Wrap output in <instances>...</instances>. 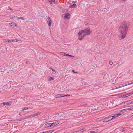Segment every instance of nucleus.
Returning a JSON list of instances; mask_svg holds the SVG:
<instances>
[{
  "label": "nucleus",
  "mask_w": 133,
  "mask_h": 133,
  "mask_svg": "<svg viewBox=\"0 0 133 133\" xmlns=\"http://www.w3.org/2000/svg\"><path fill=\"white\" fill-rule=\"evenodd\" d=\"M122 109L121 110H120L119 111V112H123V111H122Z\"/></svg>",
  "instance_id": "obj_44"
},
{
  "label": "nucleus",
  "mask_w": 133,
  "mask_h": 133,
  "mask_svg": "<svg viewBox=\"0 0 133 133\" xmlns=\"http://www.w3.org/2000/svg\"><path fill=\"white\" fill-rule=\"evenodd\" d=\"M41 114V112H38L36 113H35L30 115V116L31 117H33L35 116H37L38 115H39Z\"/></svg>",
  "instance_id": "obj_7"
},
{
  "label": "nucleus",
  "mask_w": 133,
  "mask_h": 133,
  "mask_svg": "<svg viewBox=\"0 0 133 133\" xmlns=\"http://www.w3.org/2000/svg\"><path fill=\"white\" fill-rule=\"evenodd\" d=\"M131 109H131V108L125 109H122V111H127V110H131Z\"/></svg>",
  "instance_id": "obj_20"
},
{
  "label": "nucleus",
  "mask_w": 133,
  "mask_h": 133,
  "mask_svg": "<svg viewBox=\"0 0 133 133\" xmlns=\"http://www.w3.org/2000/svg\"><path fill=\"white\" fill-rule=\"evenodd\" d=\"M125 130V129L124 128H123L122 129V131H124Z\"/></svg>",
  "instance_id": "obj_43"
},
{
  "label": "nucleus",
  "mask_w": 133,
  "mask_h": 133,
  "mask_svg": "<svg viewBox=\"0 0 133 133\" xmlns=\"http://www.w3.org/2000/svg\"><path fill=\"white\" fill-rule=\"evenodd\" d=\"M72 72H73L74 73H77V72H75L74 71V70H72Z\"/></svg>",
  "instance_id": "obj_41"
},
{
  "label": "nucleus",
  "mask_w": 133,
  "mask_h": 133,
  "mask_svg": "<svg viewBox=\"0 0 133 133\" xmlns=\"http://www.w3.org/2000/svg\"><path fill=\"white\" fill-rule=\"evenodd\" d=\"M72 133H77V131H75V132H72Z\"/></svg>",
  "instance_id": "obj_45"
},
{
  "label": "nucleus",
  "mask_w": 133,
  "mask_h": 133,
  "mask_svg": "<svg viewBox=\"0 0 133 133\" xmlns=\"http://www.w3.org/2000/svg\"><path fill=\"white\" fill-rule=\"evenodd\" d=\"M3 41L4 42H8L7 41V39H4L3 40Z\"/></svg>",
  "instance_id": "obj_35"
},
{
  "label": "nucleus",
  "mask_w": 133,
  "mask_h": 133,
  "mask_svg": "<svg viewBox=\"0 0 133 133\" xmlns=\"http://www.w3.org/2000/svg\"><path fill=\"white\" fill-rule=\"evenodd\" d=\"M60 123L59 121H55L53 123H51V126H55Z\"/></svg>",
  "instance_id": "obj_8"
},
{
  "label": "nucleus",
  "mask_w": 133,
  "mask_h": 133,
  "mask_svg": "<svg viewBox=\"0 0 133 133\" xmlns=\"http://www.w3.org/2000/svg\"><path fill=\"white\" fill-rule=\"evenodd\" d=\"M7 41H8V42L9 43H11L12 42H13V41L12 40V39L9 40V39H7Z\"/></svg>",
  "instance_id": "obj_23"
},
{
  "label": "nucleus",
  "mask_w": 133,
  "mask_h": 133,
  "mask_svg": "<svg viewBox=\"0 0 133 133\" xmlns=\"http://www.w3.org/2000/svg\"><path fill=\"white\" fill-rule=\"evenodd\" d=\"M27 109H31L33 108V107H27Z\"/></svg>",
  "instance_id": "obj_30"
},
{
  "label": "nucleus",
  "mask_w": 133,
  "mask_h": 133,
  "mask_svg": "<svg viewBox=\"0 0 133 133\" xmlns=\"http://www.w3.org/2000/svg\"><path fill=\"white\" fill-rule=\"evenodd\" d=\"M14 18L15 19H20V17L17 16H14L13 17H12V18Z\"/></svg>",
  "instance_id": "obj_18"
},
{
  "label": "nucleus",
  "mask_w": 133,
  "mask_h": 133,
  "mask_svg": "<svg viewBox=\"0 0 133 133\" xmlns=\"http://www.w3.org/2000/svg\"><path fill=\"white\" fill-rule=\"evenodd\" d=\"M30 117V115H28V116H25L22 117L20 121H22L24 119H26L27 118Z\"/></svg>",
  "instance_id": "obj_10"
},
{
  "label": "nucleus",
  "mask_w": 133,
  "mask_h": 133,
  "mask_svg": "<svg viewBox=\"0 0 133 133\" xmlns=\"http://www.w3.org/2000/svg\"><path fill=\"white\" fill-rule=\"evenodd\" d=\"M49 69H50L51 70V71H52L54 72L55 73L56 72H55V71L54 69H53L52 68H49Z\"/></svg>",
  "instance_id": "obj_31"
},
{
  "label": "nucleus",
  "mask_w": 133,
  "mask_h": 133,
  "mask_svg": "<svg viewBox=\"0 0 133 133\" xmlns=\"http://www.w3.org/2000/svg\"><path fill=\"white\" fill-rule=\"evenodd\" d=\"M44 126L45 127H52L51 125V123H47Z\"/></svg>",
  "instance_id": "obj_12"
},
{
  "label": "nucleus",
  "mask_w": 133,
  "mask_h": 133,
  "mask_svg": "<svg viewBox=\"0 0 133 133\" xmlns=\"http://www.w3.org/2000/svg\"><path fill=\"white\" fill-rule=\"evenodd\" d=\"M109 64H110V65H112L113 64V62H112V61H110L109 62Z\"/></svg>",
  "instance_id": "obj_34"
},
{
  "label": "nucleus",
  "mask_w": 133,
  "mask_h": 133,
  "mask_svg": "<svg viewBox=\"0 0 133 133\" xmlns=\"http://www.w3.org/2000/svg\"><path fill=\"white\" fill-rule=\"evenodd\" d=\"M8 121L9 122H13V121H15V120L14 119H10L8 120Z\"/></svg>",
  "instance_id": "obj_32"
},
{
  "label": "nucleus",
  "mask_w": 133,
  "mask_h": 133,
  "mask_svg": "<svg viewBox=\"0 0 133 133\" xmlns=\"http://www.w3.org/2000/svg\"><path fill=\"white\" fill-rule=\"evenodd\" d=\"M12 102L11 101L6 102V105L7 106H10L12 104Z\"/></svg>",
  "instance_id": "obj_13"
},
{
  "label": "nucleus",
  "mask_w": 133,
  "mask_h": 133,
  "mask_svg": "<svg viewBox=\"0 0 133 133\" xmlns=\"http://www.w3.org/2000/svg\"><path fill=\"white\" fill-rule=\"evenodd\" d=\"M84 129H83L79 131H77V133H82L84 131Z\"/></svg>",
  "instance_id": "obj_21"
},
{
  "label": "nucleus",
  "mask_w": 133,
  "mask_h": 133,
  "mask_svg": "<svg viewBox=\"0 0 133 133\" xmlns=\"http://www.w3.org/2000/svg\"><path fill=\"white\" fill-rule=\"evenodd\" d=\"M91 31L89 28L85 29L84 30L80 31L78 33V39L80 40H82L86 36L90 35Z\"/></svg>",
  "instance_id": "obj_2"
},
{
  "label": "nucleus",
  "mask_w": 133,
  "mask_h": 133,
  "mask_svg": "<svg viewBox=\"0 0 133 133\" xmlns=\"http://www.w3.org/2000/svg\"><path fill=\"white\" fill-rule=\"evenodd\" d=\"M70 96V95H65L63 96V95H62L61 94H57V95H56L55 96V97L56 98H59V97H65V96L67 97V96Z\"/></svg>",
  "instance_id": "obj_6"
},
{
  "label": "nucleus",
  "mask_w": 133,
  "mask_h": 133,
  "mask_svg": "<svg viewBox=\"0 0 133 133\" xmlns=\"http://www.w3.org/2000/svg\"><path fill=\"white\" fill-rule=\"evenodd\" d=\"M9 24L10 25L12 26H16L17 25L16 23L14 22L10 23Z\"/></svg>",
  "instance_id": "obj_15"
},
{
  "label": "nucleus",
  "mask_w": 133,
  "mask_h": 133,
  "mask_svg": "<svg viewBox=\"0 0 133 133\" xmlns=\"http://www.w3.org/2000/svg\"><path fill=\"white\" fill-rule=\"evenodd\" d=\"M113 65L114 66H115V65Z\"/></svg>",
  "instance_id": "obj_49"
},
{
  "label": "nucleus",
  "mask_w": 133,
  "mask_h": 133,
  "mask_svg": "<svg viewBox=\"0 0 133 133\" xmlns=\"http://www.w3.org/2000/svg\"><path fill=\"white\" fill-rule=\"evenodd\" d=\"M26 63L27 64H28L30 63V62L29 61H27Z\"/></svg>",
  "instance_id": "obj_36"
},
{
  "label": "nucleus",
  "mask_w": 133,
  "mask_h": 133,
  "mask_svg": "<svg viewBox=\"0 0 133 133\" xmlns=\"http://www.w3.org/2000/svg\"><path fill=\"white\" fill-rule=\"evenodd\" d=\"M112 84H114V81H112Z\"/></svg>",
  "instance_id": "obj_42"
},
{
  "label": "nucleus",
  "mask_w": 133,
  "mask_h": 133,
  "mask_svg": "<svg viewBox=\"0 0 133 133\" xmlns=\"http://www.w3.org/2000/svg\"><path fill=\"white\" fill-rule=\"evenodd\" d=\"M27 109V107L23 108H22V111H23L24 110H26Z\"/></svg>",
  "instance_id": "obj_29"
},
{
  "label": "nucleus",
  "mask_w": 133,
  "mask_h": 133,
  "mask_svg": "<svg viewBox=\"0 0 133 133\" xmlns=\"http://www.w3.org/2000/svg\"><path fill=\"white\" fill-rule=\"evenodd\" d=\"M13 41V42H18V41H19V40H17V39H12Z\"/></svg>",
  "instance_id": "obj_27"
},
{
  "label": "nucleus",
  "mask_w": 133,
  "mask_h": 133,
  "mask_svg": "<svg viewBox=\"0 0 133 133\" xmlns=\"http://www.w3.org/2000/svg\"><path fill=\"white\" fill-rule=\"evenodd\" d=\"M133 84V82H131V83H128V84H125L124 85H122V86H120L119 87H116V88H112V89H111V90H115V89H118L120 88H122V87H125V86H127L128 85H130L131 84Z\"/></svg>",
  "instance_id": "obj_4"
},
{
  "label": "nucleus",
  "mask_w": 133,
  "mask_h": 133,
  "mask_svg": "<svg viewBox=\"0 0 133 133\" xmlns=\"http://www.w3.org/2000/svg\"><path fill=\"white\" fill-rule=\"evenodd\" d=\"M6 102H3L2 103H1L0 104L2 105L3 104V106H4L5 105H6Z\"/></svg>",
  "instance_id": "obj_33"
},
{
  "label": "nucleus",
  "mask_w": 133,
  "mask_h": 133,
  "mask_svg": "<svg viewBox=\"0 0 133 133\" xmlns=\"http://www.w3.org/2000/svg\"><path fill=\"white\" fill-rule=\"evenodd\" d=\"M48 78L49 80V81H51L54 79V78H53L52 77H48Z\"/></svg>",
  "instance_id": "obj_22"
},
{
  "label": "nucleus",
  "mask_w": 133,
  "mask_h": 133,
  "mask_svg": "<svg viewBox=\"0 0 133 133\" xmlns=\"http://www.w3.org/2000/svg\"><path fill=\"white\" fill-rule=\"evenodd\" d=\"M68 55V56H70V57H74V56L71 55H69V54H68V55Z\"/></svg>",
  "instance_id": "obj_38"
},
{
  "label": "nucleus",
  "mask_w": 133,
  "mask_h": 133,
  "mask_svg": "<svg viewBox=\"0 0 133 133\" xmlns=\"http://www.w3.org/2000/svg\"><path fill=\"white\" fill-rule=\"evenodd\" d=\"M77 7L76 5V4H73L69 6L70 8H75Z\"/></svg>",
  "instance_id": "obj_16"
},
{
  "label": "nucleus",
  "mask_w": 133,
  "mask_h": 133,
  "mask_svg": "<svg viewBox=\"0 0 133 133\" xmlns=\"http://www.w3.org/2000/svg\"><path fill=\"white\" fill-rule=\"evenodd\" d=\"M128 96V94H127L125 95H123L122 96V97H125Z\"/></svg>",
  "instance_id": "obj_28"
},
{
  "label": "nucleus",
  "mask_w": 133,
  "mask_h": 133,
  "mask_svg": "<svg viewBox=\"0 0 133 133\" xmlns=\"http://www.w3.org/2000/svg\"><path fill=\"white\" fill-rule=\"evenodd\" d=\"M20 19H22V20H24V18H22V17H20Z\"/></svg>",
  "instance_id": "obj_40"
},
{
  "label": "nucleus",
  "mask_w": 133,
  "mask_h": 133,
  "mask_svg": "<svg viewBox=\"0 0 133 133\" xmlns=\"http://www.w3.org/2000/svg\"><path fill=\"white\" fill-rule=\"evenodd\" d=\"M62 55L64 56H68V54H65V53L64 52H62V54H61Z\"/></svg>",
  "instance_id": "obj_24"
},
{
  "label": "nucleus",
  "mask_w": 133,
  "mask_h": 133,
  "mask_svg": "<svg viewBox=\"0 0 133 133\" xmlns=\"http://www.w3.org/2000/svg\"><path fill=\"white\" fill-rule=\"evenodd\" d=\"M93 131H90V133H96L98 131V129H93Z\"/></svg>",
  "instance_id": "obj_11"
},
{
  "label": "nucleus",
  "mask_w": 133,
  "mask_h": 133,
  "mask_svg": "<svg viewBox=\"0 0 133 133\" xmlns=\"http://www.w3.org/2000/svg\"><path fill=\"white\" fill-rule=\"evenodd\" d=\"M131 109H133V106L131 108Z\"/></svg>",
  "instance_id": "obj_47"
},
{
  "label": "nucleus",
  "mask_w": 133,
  "mask_h": 133,
  "mask_svg": "<svg viewBox=\"0 0 133 133\" xmlns=\"http://www.w3.org/2000/svg\"><path fill=\"white\" fill-rule=\"evenodd\" d=\"M47 21L48 25L49 26L50 29V28L51 26V20L50 18L48 17L47 18Z\"/></svg>",
  "instance_id": "obj_5"
},
{
  "label": "nucleus",
  "mask_w": 133,
  "mask_h": 133,
  "mask_svg": "<svg viewBox=\"0 0 133 133\" xmlns=\"http://www.w3.org/2000/svg\"><path fill=\"white\" fill-rule=\"evenodd\" d=\"M129 25V22L124 21L120 25L119 28V36L121 39L124 38L126 36Z\"/></svg>",
  "instance_id": "obj_1"
},
{
  "label": "nucleus",
  "mask_w": 133,
  "mask_h": 133,
  "mask_svg": "<svg viewBox=\"0 0 133 133\" xmlns=\"http://www.w3.org/2000/svg\"><path fill=\"white\" fill-rule=\"evenodd\" d=\"M127 103L129 104L133 103V100L132 101H128L127 102Z\"/></svg>",
  "instance_id": "obj_19"
},
{
  "label": "nucleus",
  "mask_w": 133,
  "mask_h": 133,
  "mask_svg": "<svg viewBox=\"0 0 133 133\" xmlns=\"http://www.w3.org/2000/svg\"><path fill=\"white\" fill-rule=\"evenodd\" d=\"M70 15L68 13H67L62 15L63 18L65 19H69L70 18Z\"/></svg>",
  "instance_id": "obj_3"
},
{
  "label": "nucleus",
  "mask_w": 133,
  "mask_h": 133,
  "mask_svg": "<svg viewBox=\"0 0 133 133\" xmlns=\"http://www.w3.org/2000/svg\"><path fill=\"white\" fill-rule=\"evenodd\" d=\"M54 131V130H51L48 131V133H51Z\"/></svg>",
  "instance_id": "obj_25"
},
{
  "label": "nucleus",
  "mask_w": 133,
  "mask_h": 133,
  "mask_svg": "<svg viewBox=\"0 0 133 133\" xmlns=\"http://www.w3.org/2000/svg\"><path fill=\"white\" fill-rule=\"evenodd\" d=\"M127 94L128 95V96H130L132 94H133V91L129 93H128Z\"/></svg>",
  "instance_id": "obj_26"
},
{
  "label": "nucleus",
  "mask_w": 133,
  "mask_h": 133,
  "mask_svg": "<svg viewBox=\"0 0 133 133\" xmlns=\"http://www.w3.org/2000/svg\"><path fill=\"white\" fill-rule=\"evenodd\" d=\"M111 120L110 119H107V117H106L104 119V120L103 121V122H107Z\"/></svg>",
  "instance_id": "obj_17"
},
{
  "label": "nucleus",
  "mask_w": 133,
  "mask_h": 133,
  "mask_svg": "<svg viewBox=\"0 0 133 133\" xmlns=\"http://www.w3.org/2000/svg\"><path fill=\"white\" fill-rule=\"evenodd\" d=\"M121 115V114H116L115 115H114L113 116H110L109 117H108V119H109V118H110V119L112 120L114 118H115L116 117L120 115Z\"/></svg>",
  "instance_id": "obj_9"
},
{
  "label": "nucleus",
  "mask_w": 133,
  "mask_h": 133,
  "mask_svg": "<svg viewBox=\"0 0 133 133\" xmlns=\"http://www.w3.org/2000/svg\"><path fill=\"white\" fill-rule=\"evenodd\" d=\"M68 55V56H70V57H74V56L71 55H69V54H68V55Z\"/></svg>",
  "instance_id": "obj_37"
},
{
  "label": "nucleus",
  "mask_w": 133,
  "mask_h": 133,
  "mask_svg": "<svg viewBox=\"0 0 133 133\" xmlns=\"http://www.w3.org/2000/svg\"><path fill=\"white\" fill-rule=\"evenodd\" d=\"M51 4H55V0H48Z\"/></svg>",
  "instance_id": "obj_14"
},
{
  "label": "nucleus",
  "mask_w": 133,
  "mask_h": 133,
  "mask_svg": "<svg viewBox=\"0 0 133 133\" xmlns=\"http://www.w3.org/2000/svg\"><path fill=\"white\" fill-rule=\"evenodd\" d=\"M43 132V133H48V131H45V132L43 131V132Z\"/></svg>",
  "instance_id": "obj_39"
},
{
  "label": "nucleus",
  "mask_w": 133,
  "mask_h": 133,
  "mask_svg": "<svg viewBox=\"0 0 133 133\" xmlns=\"http://www.w3.org/2000/svg\"><path fill=\"white\" fill-rule=\"evenodd\" d=\"M108 117H107V118H108ZM108 119H110V118H109L108 119V118H107Z\"/></svg>",
  "instance_id": "obj_48"
},
{
  "label": "nucleus",
  "mask_w": 133,
  "mask_h": 133,
  "mask_svg": "<svg viewBox=\"0 0 133 133\" xmlns=\"http://www.w3.org/2000/svg\"><path fill=\"white\" fill-rule=\"evenodd\" d=\"M119 63H117V64L118 65V66L119 65Z\"/></svg>",
  "instance_id": "obj_46"
}]
</instances>
